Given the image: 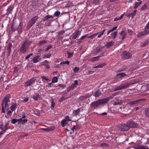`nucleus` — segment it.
<instances>
[{
	"label": "nucleus",
	"instance_id": "f704fd0d",
	"mask_svg": "<svg viewBox=\"0 0 149 149\" xmlns=\"http://www.w3.org/2000/svg\"><path fill=\"white\" fill-rule=\"evenodd\" d=\"M144 100L143 99H141L132 102H131V103L132 104H134V105L135 104H137L139 101H142V100Z\"/></svg>",
	"mask_w": 149,
	"mask_h": 149
},
{
	"label": "nucleus",
	"instance_id": "6e6552de",
	"mask_svg": "<svg viewBox=\"0 0 149 149\" xmlns=\"http://www.w3.org/2000/svg\"><path fill=\"white\" fill-rule=\"evenodd\" d=\"M129 129L130 127L128 126L127 123L120 124L118 127L119 130L123 132L128 130Z\"/></svg>",
	"mask_w": 149,
	"mask_h": 149
},
{
	"label": "nucleus",
	"instance_id": "39448f33",
	"mask_svg": "<svg viewBox=\"0 0 149 149\" xmlns=\"http://www.w3.org/2000/svg\"><path fill=\"white\" fill-rule=\"evenodd\" d=\"M39 17L38 16H35L32 18L28 22L27 28L30 29L35 23Z\"/></svg>",
	"mask_w": 149,
	"mask_h": 149
},
{
	"label": "nucleus",
	"instance_id": "2f4dec72",
	"mask_svg": "<svg viewBox=\"0 0 149 149\" xmlns=\"http://www.w3.org/2000/svg\"><path fill=\"white\" fill-rule=\"evenodd\" d=\"M67 123V120L65 119H63L61 122V126L62 127H64Z\"/></svg>",
	"mask_w": 149,
	"mask_h": 149
},
{
	"label": "nucleus",
	"instance_id": "052dcab7",
	"mask_svg": "<svg viewBox=\"0 0 149 149\" xmlns=\"http://www.w3.org/2000/svg\"><path fill=\"white\" fill-rule=\"evenodd\" d=\"M28 121V120L27 119H24L22 120V122L21 123V124H24L26 123Z\"/></svg>",
	"mask_w": 149,
	"mask_h": 149
},
{
	"label": "nucleus",
	"instance_id": "4c0bfd02",
	"mask_svg": "<svg viewBox=\"0 0 149 149\" xmlns=\"http://www.w3.org/2000/svg\"><path fill=\"white\" fill-rule=\"evenodd\" d=\"M79 70V68L76 67L74 68L73 70L74 72L75 73H77Z\"/></svg>",
	"mask_w": 149,
	"mask_h": 149
},
{
	"label": "nucleus",
	"instance_id": "c756f323",
	"mask_svg": "<svg viewBox=\"0 0 149 149\" xmlns=\"http://www.w3.org/2000/svg\"><path fill=\"white\" fill-rule=\"evenodd\" d=\"M101 57V56H97L96 57H93L91 58V61L92 62H94L95 61H97L99 59V57Z\"/></svg>",
	"mask_w": 149,
	"mask_h": 149
},
{
	"label": "nucleus",
	"instance_id": "49530a36",
	"mask_svg": "<svg viewBox=\"0 0 149 149\" xmlns=\"http://www.w3.org/2000/svg\"><path fill=\"white\" fill-rule=\"evenodd\" d=\"M103 0H93V3L95 4H96L97 3H99L100 1Z\"/></svg>",
	"mask_w": 149,
	"mask_h": 149
},
{
	"label": "nucleus",
	"instance_id": "cd10ccee",
	"mask_svg": "<svg viewBox=\"0 0 149 149\" xmlns=\"http://www.w3.org/2000/svg\"><path fill=\"white\" fill-rule=\"evenodd\" d=\"M47 43V41L45 40H43L40 41L38 43L37 45L39 46H42L45 43Z\"/></svg>",
	"mask_w": 149,
	"mask_h": 149
},
{
	"label": "nucleus",
	"instance_id": "dca6fc26",
	"mask_svg": "<svg viewBox=\"0 0 149 149\" xmlns=\"http://www.w3.org/2000/svg\"><path fill=\"white\" fill-rule=\"evenodd\" d=\"M12 43L9 42L8 44V45L7 46V49L8 52V56L10 55V53H11L12 47Z\"/></svg>",
	"mask_w": 149,
	"mask_h": 149
},
{
	"label": "nucleus",
	"instance_id": "3c124183",
	"mask_svg": "<svg viewBox=\"0 0 149 149\" xmlns=\"http://www.w3.org/2000/svg\"><path fill=\"white\" fill-rule=\"evenodd\" d=\"M33 55V53H31L28 54L25 58V60H27L29 59L31 56H32Z\"/></svg>",
	"mask_w": 149,
	"mask_h": 149
},
{
	"label": "nucleus",
	"instance_id": "4d7b16f0",
	"mask_svg": "<svg viewBox=\"0 0 149 149\" xmlns=\"http://www.w3.org/2000/svg\"><path fill=\"white\" fill-rule=\"evenodd\" d=\"M12 123L13 124H15L17 122V119L15 118L13 119L11 121Z\"/></svg>",
	"mask_w": 149,
	"mask_h": 149
},
{
	"label": "nucleus",
	"instance_id": "680f3d73",
	"mask_svg": "<svg viewBox=\"0 0 149 149\" xmlns=\"http://www.w3.org/2000/svg\"><path fill=\"white\" fill-rule=\"evenodd\" d=\"M68 58H71L73 54L72 53H71L69 52H68Z\"/></svg>",
	"mask_w": 149,
	"mask_h": 149
},
{
	"label": "nucleus",
	"instance_id": "2eb2a0df",
	"mask_svg": "<svg viewBox=\"0 0 149 149\" xmlns=\"http://www.w3.org/2000/svg\"><path fill=\"white\" fill-rule=\"evenodd\" d=\"M13 8L14 6H13L12 5H10V6L7 9V12L4 15L3 17H4L6 15L7 16H8L11 13Z\"/></svg>",
	"mask_w": 149,
	"mask_h": 149
},
{
	"label": "nucleus",
	"instance_id": "bf43d9fd",
	"mask_svg": "<svg viewBox=\"0 0 149 149\" xmlns=\"http://www.w3.org/2000/svg\"><path fill=\"white\" fill-rule=\"evenodd\" d=\"M125 68H124L123 67L122 68H120V69L118 70L117 72H119L121 71H124L125 70Z\"/></svg>",
	"mask_w": 149,
	"mask_h": 149
},
{
	"label": "nucleus",
	"instance_id": "58836bf2",
	"mask_svg": "<svg viewBox=\"0 0 149 149\" xmlns=\"http://www.w3.org/2000/svg\"><path fill=\"white\" fill-rule=\"evenodd\" d=\"M60 14V12L58 11H56L54 14V17H58Z\"/></svg>",
	"mask_w": 149,
	"mask_h": 149
},
{
	"label": "nucleus",
	"instance_id": "8fccbe9b",
	"mask_svg": "<svg viewBox=\"0 0 149 149\" xmlns=\"http://www.w3.org/2000/svg\"><path fill=\"white\" fill-rule=\"evenodd\" d=\"M41 78L42 79V81H43V79H44L47 81L49 80V79L48 78V77H47L43 76L41 77Z\"/></svg>",
	"mask_w": 149,
	"mask_h": 149
},
{
	"label": "nucleus",
	"instance_id": "1a4fd4ad",
	"mask_svg": "<svg viewBox=\"0 0 149 149\" xmlns=\"http://www.w3.org/2000/svg\"><path fill=\"white\" fill-rule=\"evenodd\" d=\"M127 123L130 129L131 128H137L138 126L136 123L132 120H129L127 122Z\"/></svg>",
	"mask_w": 149,
	"mask_h": 149
},
{
	"label": "nucleus",
	"instance_id": "f8f14e48",
	"mask_svg": "<svg viewBox=\"0 0 149 149\" xmlns=\"http://www.w3.org/2000/svg\"><path fill=\"white\" fill-rule=\"evenodd\" d=\"M78 81L77 80H75L74 84H72L67 88V90L69 92L76 87L78 84Z\"/></svg>",
	"mask_w": 149,
	"mask_h": 149
},
{
	"label": "nucleus",
	"instance_id": "338daca9",
	"mask_svg": "<svg viewBox=\"0 0 149 149\" xmlns=\"http://www.w3.org/2000/svg\"><path fill=\"white\" fill-rule=\"evenodd\" d=\"M51 56V54H48V55H45V56L43 57V58H48L50 57Z\"/></svg>",
	"mask_w": 149,
	"mask_h": 149
},
{
	"label": "nucleus",
	"instance_id": "393cba45",
	"mask_svg": "<svg viewBox=\"0 0 149 149\" xmlns=\"http://www.w3.org/2000/svg\"><path fill=\"white\" fill-rule=\"evenodd\" d=\"M101 94V93L100 91L99 90H97V91L95 92L94 95H93L95 97H97L100 96Z\"/></svg>",
	"mask_w": 149,
	"mask_h": 149
},
{
	"label": "nucleus",
	"instance_id": "a19ab883",
	"mask_svg": "<svg viewBox=\"0 0 149 149\" xmlns=\"http://www.w3.org/2000/svg\"><path fill=\"white\" fill-rule=\"evenodd\" d=\"M56 87H59L61 88H64L65 87V86L64 85H63L62 84H58V86H56Z\"/></svg>",
	"mask_w": 149,
	"mask_h": 149
},
{
	"label": "nucleus",
	"instance_id": "72a5a7b5",
	"mask_svg": "<svg viewBox=\"0 0 149 149\" xmlns=\"http://www.w3.org/2000/svg\"><path fill=\"white\" fill-rule=\"evenodd\" d=\"M142 1L139 2H136L135 4V6L134 7V9H136L137 8L141 3Z\"/></svg>",
	"mask_w": 149,
	"mask_h": 149
},
{
	"label": "nucleus",
	"instance_id": "13d9d810",
	"mask_svg": "<svg viewBox=\"0 0 149 149\" xmlns=\"http://www.w3.org/2000/svg\"><path fill=\"white\" fill-rule=\"evenodd\" d=\"M55 106V103L54 101V100H52L51 102V107L53 108Z\"/></svg>",
	"mask_w": 149,
	"mask_h": 149
},
{
	"label": "nucleus",
	"instance_id": "603ef678",
	"mask_svg": "<svg viewBox=\"0 0 149 149\" xmlns=\"http://www.w3.org/2000/svg\"><path fill=\"white\" fill-rule=\"evenodd\" d=\"M149 42V41H146L145 42H143V43L142 45H141V46L142 47H144V46H145L146 45H147L148 44V43Z\"/></svg>",
	"mask_w": 149,
	"mask_h": 149
},
{
	"label": "nucleus",
	"instance_id": "79ce46f5",
	"mask_svg": "<svg viewBox=\"0 0 149 149\" xmlns=\"http://www.w3.org/2000/svg\"><path fill=\"white\" fill-rule=\"evenodd\" d=\"M117 31H115L113 33H111L114 38L115 39L116 36H117Z\"/></svg>",
	"mask_w": 149,
	"mask_h": 149
},
{
	"label": "nucleus",
	"instance_id": "de8ad7c7",
	"mask_svg": "<svg viewBox=\"0 0 149 149\" xmlns=\"http://www.w3.org/2000/svg\"><path fill=\"white\" fill-rule=\"evenodd\" d=\"M102 49L100 47H97L96 49V53H97L100 52H101L102 51Z\"/></svg>",
	"mask_w": 149,
	"mask_h": 149
},
{
	"label": "nucleus",
	"instance_id": "a878e982",
	"mask_svg": "<svg viewBox=\"0 0 149 149\" xmlns=\"http://www.w3.org/2000/svg\"><path fill=\"white\" fill-rule=\"evenodd\" d=\"M106 65V63H101L99 64V65L96 66L94 67L95 68H101L103 67L104 66H105Z\"/></svg>",
	"mask_w": 149,
	"mask_h": 149
},
{
	"label": "nucleus",
	"instance_id": "5fc2aeb1",
	"mask_svg": "<svg viewBox=\"0 0 149 149\" xmlns=\"http://www.w3.org/2000/svg\"><path fill=\"white\" fill-rule=\"evenodd\" d=\"M14 69L13 71V72L14 73H17L18 72V71L19 70V68H17V67H15L14 68Z\"/></svg>",
	"mask_w": 149,
	"mask_h": 149
},
{
	"label": "nucleus",
	"instance_id": "e433bc0d",
	"mask_svg": "<svg viewBox=\"0 0 149 149\" xmlns=\"http://www.w3.org/2000/svg\"><path fill=\"white\" fill-rule=\"evenodd\" d=\"M147 5L146 3H145L143 6L141 8L140 10L141 11H143L145 9L147 8Z\"/></svg>",
	"mask_w": 149,
	"mask_h": 149
},
{
	"label": "nucleus",
	"instance_id": "c85d7f7f",
	"mask_svg": "<svg viewBox=\"0 0 149 149\" xmlns=\"http://www.w3.org/2000/svg\"><path fill=\"white\" fill-rule=\"evenodd\" d=\"M17 105V104L16 103H13L12 106H11L10 108L11 110L13 111L15 110V108Z\"/></svg>",
	"mask_w": 149,
	"mask_h": 149
},
{
	"label": "nucleus",
	"instance_id": "0eeeda50",
	"mask_svg": "<svg viewBox=\"0 0 149 149\" xmlns=\"http://www.w3.org/2000/svg\"><path fill=\"white\" fill-rule=\"evenodd\" d=\"M130 85H131V84L130 83H123L120 85L116 87H115L114 88V90L116 91L127 88V87L129 86Z\"/></svg>",
	"mask_w": 149,
	"mask_h": 149
},
{
	"label": "nucleus",
	"instance_id": "f3484780",
	"mask_svg": "<svg viewBox=\"0 0 149 149\" xmlns=\"http://www.w3.org/2000/svg\"><path fill=\"white\" fill-rule=\"evenodd\" d=\"M10 123L9 121H7L6 123L5 124V126L4 127V130L3 131H1L2 132H3L4 133L6 130H8L10 128V126L9 125V124Z\"/></svg>",
	"mask_w": 149,
	"mask_h": 149
},
{
	"label": "nucleus",
	"instance_id": "9b49d317",
	"mask_svg": "<svg viewBox=\"0 0 149 149\" xmlns=\"http://www.w3.org/2000/svg\"><path fill=\"white\" fill-rule=\"evenodd\" d=\"M149 34V30L144 28V31L139 33L137 35V37L139 38L141 36H144Z\"/></svg>",
	"mask_w": 149,
	"mask_h": 149
},
{
	"label": "nucleus",
	"instance_id": "f257e3e1",
	"mask_svg": "<svg viewBox=\"0 0 149 149\" xmlns=\"http://www.w3.org/2000/svg\"><path fill=\"white\" fill-rule=\"evenodd\" d=\"M112 98V97H109L103 99H99L97 101L92 102L91 104V107L93 109H96L99 107L100 106L106 104Z\"/></svg>",
	"mask_w": 149,
	"mask_h": 149
},
{
	"label": "nucleus",
	"instance_id": "5701e85b",
	"mask_svg": "<svg viewBox=\"0 0 149 149\" xmlns=\"http://www.w3.org/2000/svg\"><path fill=\"white\" fill-rule=\"evenodd\" d=\"M120 35L122 36V39L124 40L126 37V33L124 31H122L120 33Z\"/></svg>",
	"mask_w": 149,
	"mask_h": 149
},
{
	"label": "nucleus",
	"instance_id": "e2e57ef3",
	"mask_svg": "<svg viewBox=\"0 0 149 149\" xmlns=\"http://www.w3.org/2000/svg\"><path fill=\"white\" fill-rule=\"evenodd\" d=\"M65 119L66 120H67V121H70L71 120L69 118V117L68 116H66L65 118Z\"/></svg>",
	"mask_w": 149,
	"mask_h": 149
},
{
	"label": "nucleus",
	"instance_id": "ea45409f",
	"mask_svg": "<svg viewBox=\"0 0 149 149\" xmlns=\"http://www.w3.org/2000/svg\"><path fill=\"white\" fill-rule=\"evenodd\" d=\"M97 35L98 33H96L95 34H93V35L90 36L88 37V38H91L92 39H93L95 38V36H96Z\"/></svg>",
	"mask_w": 149,
	"mask_h": 149
},
{
	"label": "nucleus",
	"instance_id": "bb28decb",
	"mask_svg": "<svg viewBox=\"0 0 149 149\" xmlns=\"http://www.w3.org/2000/svg\"><path fill=\"white\" fill-rule=\"evenodd\" d=\"M80 109L78 108L76 110H74L73 112V116H77V115L80 112Z\"/></svg>",
	"mask_w": 149,
	"mask_h": 149
},
{
	"label": "nucleus",
	"instance_id": "69168bd1",
	"mask_svg": "<svg viewBox=\"0 0 149 149\" xmlns=\"http://www.w3.org/2000/svg\"><path fill=\"white\" fill-rule=\"evenodd\" d=\"M128 33H129L130 35H131L132 34L133 31L132 30L128 29Z\"/></svg>",
	"mask_w": 149,
	"mask_h": 149
},
{
	"label": "nucleus",
	"instance_id": "c03bdc74",
	"mask_svg": "<svg viewBox=\"0 0 149 149\" xmlns=\"http://www.w3.org/2000/svg\"><path fill=\"white\" fill-rule=\"evenodd\" d=\"M109 146V144L107 143H102L100 145L101 147H107L108 146Z\"/></svg>",
	"mask_w": 149,
	"mask_h": 149
},
{
	"label": "nucleus",
	"instance_id": "7ed1b4c3",
	"mask_svg": "<svg viewBox=\"0 0 149 149\" xmlns=\"http://www.w3.org/2000/svg\"><path fill=\"white\" fill-rule=\"evenodd\" d=\"M10 94H8L5 96L2 100L1 103L2 112L3 113H5L6 112L5 108H6L7 107H9L8 103V102H10Z\"/></svg>",
	"mask_w": 149,
	"mask_h": 149
},
{
	"label": "nucleus",
	"instance_id": "864d4df0",
	"mask_svg": "<svg viewBox=\"0 0 149 149\" xmlns=\"http://www.w3.org/2000/svg\"><path fill=\"white\" fill-rule=\"evenodd\" d=\"M52 46H53L52 45H49V46H47L46 50H45V51L47 52L48 50H49V49L52 48Z\"/></svg>",
	"mask_w": 149,
	"mask_h": 149
},
{
	"label": "nucleus",
	"instance_id": "f03ea898",
	"mask_svg": "<svg viewBox=\"0 0 149 149\" xmlns=\"http://www.w3.org/2000/svg\"><path fill=\"white\" fill-rule=\"evenodd\" d=\"M32 42L28 40H26L20 47L19 52L21 53L26 52L29 49Z\"/></svg>",
	"mask_w": 149,
	"mask_h": 149
},
{
	"label": "nucleus",
	"instance_id": "473e14b6",
	"mask_svg": "<svg viewBox=\"0 0 149 149\" xmlns=\"http://www.w3.org/2000/svg\"><path fill=\"white\" fill-rule=\"evenodd\" d=\"M126 75H127L124 72L120 73L117 74V76H120L121 78L124 77Z\"/></svg>",
	"mask_w": 149,
	"mask_h": 149
},
{
	"label": "nucleus",
	"instance_id": "20e7f679",
	"mask_svg": "<svg viewBox=\"0 0 149 149\" xmlns=\"http://www.w3.org/2000/svg\"><path fill=\"white\" fill-rule=\"evenodd\" d=\"M23 23L21 22L19 23L18 26L16 27V25L14 22L13 23L11 26V30L13 32H14L17 30L19 34L21 33L23 30Z\"/></svg>",
	"mask_w": 149,
	"mask_h": 149
},
{
	"label": "nucleus",
	"instance_id": "09e8293b",
	"mask_svg": "<svg viewBox=\"0 0 149 149\" xmlns=\"http://www.w3.org/2000/svg\"><path fill=\"white\" fill-rule=\"evenodd\" d=\"M88 34L85 35L84 36H82L78 40L79 41H80V40H83L85 39V38L87 36Z\"/></svg>",
	"mask_w": 149,
	"mask_h": 149
},
{
	"label": "nucleus",
	"instance_id": "4468645a",
	"mask_svg": "<svg viewBox=\"0 0 149 149\" xmlns=\"http://www.w3.org/2000/svg\"><path fill=\"white\" fill-rule=\"evenodd\" d=\"M133 148L134 149H149V148L148 147L142 145L134 146Z\"/></svg>",
	"mask_w": 149,
	"mask_h": 149
},
{
	"label": "nucleus",
	"instance_id": "ddd939ff",
	"mask_svg": "<svg viewBox=\"0 0 149 149\" xmlns=\"http://www.w3.org/2000/svg\"><path fill=\"white\" fill-rule=\"evenodd\" d=\"M122 103V100L120 98H116L115 100L113 103V105H121Z\"/></svg>",
	"mask_w": 149,
	"mask_h": 149
},
{
	"label": "nucleus",
	"instance_id": "c9c22d12",
	"mask_svg": "<svg viewBox=\"0 0 149 149\" xmlns=\"http://www.w3.org/2000/svg\"><path fill=\"white\" fill-rule=\"evenodd\" d=\"M55 129V127H51L44 129L45 130H46L47 131H52L53 130Z\"/></svg>",
	"mask_w": 149,
	"mask_h": 149
},
{
	"label": "nucleus",
	"instance_id": "a211bd4d",
	"mask_svg": "<svg viewBox=\"0 0 149 149\" xmlns=\"http://www.w3.org/2000/svg\"><path fill=\"white\" fill-rule=\"evenodd\" d=\"M41 60V58H40V56L38 55L33 57L32 61L34 63H37L40 61Z\"/></svg>",
	"mask_w": 149,
	"mask_h": 149
},
{
	"label": "nucleus",
	"instance_id": "9d476101",
	"mask_svg": "<svg viewBox=\"0 0 149 149\" xmlns=\"http://www.w3.org/2000/svg\"><path fill=\"white\" fill-rule=\"evenodd\" d=\"M36 81V80L35 78L33 77L26 82L25 86V87L30 86L32 84L34 83Z\"/></svg>",
	"mask_w": 149,
	"mask_h": 149
},
{
	"label": "nucleus",
	"instance_id": "a18cd8bd",
	"mask_svg": "<svg viewBox=\"0 0 149 149\" xmlns=\"http://www.w3.org/2000/svg\"><path fill=\"white\" fill-rule=\"evenodd\" d=\"M4 125L3 123H0V129H1L2 131H3L4 130V127H3Z\"/></svg>",
	"mask_w": 149,
	"mask_h": 149
},
{
	"label": "nucleus",
	"instance_id": "7c9ffc66",
	"mask_svg": "<svg viewBox=\"0 0 149 149\" xmlns=\"http://www.w3.org/2000/svg\"><path fill=\"white\" fill-rule=\"evenodd\" d=\"M58 78L56 77H54L52 78V83H54L58 81Z\"/></svg>",
	"mask_w": 149,
	"mask_h": 149
},
{
	"label": "nucleus",
	"instance_id": "423d86ee",
	"mask_svg": "<svg viewBox=\"0 0 149 149\" xmlns=\"http://www.w3.org/2000/svg\"><path fill=\"white\" fill-rule=\"evenodd\" d=\"M132 54L129 52L125 51L123 52L122 54V58L124 59H127L131 58Z\"/></svg>",
	"mask_w": 149,
	"mask_h": 149
},
{
	"label": "nucleus",
	"instance_id": "4be33fe9",
	"mask_svg": "<svg viewBox=\"0 0 149 149\" xmlns=\"http://www.w3.org/2000/svg\"><path fill=\"white\" fill-rule=\"evenodd\" d=\"M54 17V16H53L52 15H47L43 18V22H45L46 21L50 18H53Z\"/></svg>",
	"mask_w": 149,
	"mask_h": 149
},
{
	"label": "nucleus",
	"instance_id": "b1692460",
	"mask_svg": "<svg viewBox=\"0 0 149 149\" xmlns=\"http://www.w3.org/2000/svg\"><path fill=\"white\" fill-rule=\"evenodd\" d=\"M114 44V42L113 41H111L110 42H107L106 45H105V46L106 47L108 48L109 47H111Z\"/></svg>",
	"mask_w": 149,
	"mask_h": 149
},
{
	"label": "nucleus",
	"instance_id": "412c9836",
	"mask_svg": "<svg viewBox=\"0 0 149 149\" xmlns=\"http://www.w3.org/2000/svg\"><path fill=\"white\" fill-rule=\"evenodd\" d=\"M144 113L146 117L149 118V107L145 109Z\"/></svg>",
	"mask_w": 149,
	"mask_h": 149
},
{
	"label": "nucleus",
	"instance_id": "37998d69",
	"mask_svg": "<svg viewBox=\"0 0 149 149\" xmlns=\"http://www.w3.org/2000/svg\"><path fill=\"white\" fill-rule=\"evenodd\" d=\"M12 114V112L10 111L9 110L7 113V115L8 117H10Z\"/></svg>",
	"mask_w": 149,
	"mask_h": 149
},
{
	"label": "nucleus",
	"instance_id": "6ab92c4d",
	"mask_svg": "<svg viewBox=\"0 0 149 149\" xmlns=\"http://www.w3.org/2000/svg\"><path fill=\"white\" fill-rule=\"evenodd\" d=\"M80 31L79 30H78L74 35L72 37V39L73 40L76 39L80 35Z\"/></svg>",
	"mask_w": 149,
	"mask_h": 149
},
{
	"label": "nucleus",
	"instance_id": "774afa93",
	"mask_svg": "<svg viewBox=\"0 0 149 149\" xmlns=\"http://www.w3.org/2000/svg\"><path fill=\"white\" fill-rule=\"evenodd\" d=\"M146 29H149V21L148 23L146 24L145 27Z\"/></svg>",
	"mask_w": 149,
	"mask_h": 149
},
{
	"label": "nucleus",
	"instance_id": "0e129e2a",
	"mask_svg": "<svg viewBox=\"0 0 149 149\" xmlns=\"http://www.w3.org/2000/svg\"><path fill=\"white\" fill-rule=\"evenodd\" d=\"M77 128V127H76V126L74 125L73 127L71 129V130L72 131L73 133L74 132V130L76 129Z\"/></svg>",
	"mask_w": 149,
	"mask_h": 149
},
{
	"label": "nucleus",
	"instance_id": "aec40b11",
	"mask_svg": "<svg viewBox=\"0 0 149 149\" xmlns=\"http://www.w3.org/2000/svg\"><path fill=\"white\" fill-rule=\"evenodd\" d=\"M33 99L35 100H38L40 98V95L38 93H35L33 97Z\"/></svg>",
	"mask_w": 149,
	"mask_h": 149
},
{
	"label": "nucleus",
	"instance_id": "6e6d98bb",
	"mask_svg": "<svg viewBox=\"0 0 149 149\" xmlns=\"http://www.w3.org/2000/svg\"><path fill=\"white\" fill-rule=\"evenodd\" d=\"M106 29H104L101 32H99L96 33H98V35L99 34H100L101 36L103 35L104 34V32L105 31Z\"/></svg>",
	"mask_w": 149,
	"mask_h": 149
}]
</instances>
